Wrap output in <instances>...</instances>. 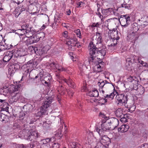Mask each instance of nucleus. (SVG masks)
<instances>
[{
  "instance_id": "obj_59",
  "label": "nucleus",
  "mask_w": 148,
  "mask_h": 148,
  "mask_svg": "<svg viewBox=\"0 0 148 148\" xmlns=\"http://www.w3.org/2000/svg\"><path fill=\"white\" fill-rule=\"evenodd\" d=\"M57 99L59 102V101L61 99V96L60 95H57Z\"/></svg>"
},
{
  "instance_id": "obj_37",
  "label": "nucleus",
  "mask_w": 148,
  "mask_h": 148,
  "mask_svg": "<svg viewBox=\"0 0 148 148\" xmlns=\"http://www.w3.org/2000/svg\"><path fill=\"white\" fill-rule=\"evenodd\" d=\"M34 43L37 42L39 40V38L38 36H34L32 38Z\"/></svg>"
},
{
  "instance_id": "obj_3",
  "label": "nucleus",
  "mask_w": 148,
  "mask_h": 148,
  "mask_svg": "<svg viewBox=\"0 0 148 148\" xmlns=\"http://www.w3.org/2000/svg\"><path fill=\"white\" fill-rule=\"evenodd\" d=\"M101 122L102 123L101 124V129H99L98 127L96 128V131L98 132L100 136L103 135L105 132L107 130H111V127H110L109 124H108L107 121L102 120H101Z\"/></svg>"
},
{
  "instance_id": "obj_48",
  "label": "nucleus",
  "mask_w": 148,
  "mask_h": 148,
  "mask_svg": "<svg viewBox=\"0 0 148 148\" xmlns=\"http://www.w3.org/2000/svg\"><path fill=\"white\" fill-rule=\"evenodd\" d=\"M35 145L32 143H31L27 145V147L29 148H33L34 147Z\"/></svg>"
},
{
  "instance_id": "obj_1",
  "label": "nucleus",
  "mask_w": 148,
  "mask_h": 148,
  "mask_svg": "<svg viewBox=\"0 0 148 148\" xmlns=\"http://www.w3.org/2000/svg\"><path fill=\"white\" fill-rule=\"evenodd\" d=\"M102 37L101 34L99 32L96 33L92 38V41L89 43L88 48L90 51V57L89 60L91 62H94V60L96 57L101 56L103 57L106 55V47H103L101 50H99V44L102 45Z\"/></svg>"
},
{
  "instance_id": "obj_14",
  "label": "nucleus",
  "mask_w": 148,
  "mask_h": 148,
  "mask_svg": "<svg viewBox=\"0 0 148 148\" xmlns=\"http://www.w3.org/2000/svg\"><path fill=\"white\" fill-rule=\"evenodd\" d=\"M41 76L40 74H38L35 78L29 77L26 81V83L28 84H30L32 83L35 82V79L38 78V80H40L41 79Z\"/></svg>"
},
{
  "instance_id": "obj_29",
  "label": "nucleus",
  "mask_w": 148,
  "mask_h": 148,
  "mask_svg": "<svg viewBox=\"0 0 148 148\" xmlns=\"http://www.w3.org/2000/svg\"><path fill=\"white\" fill-rule=\"evenodd\" d=\"M7 117L6 115L1 113L0 112V120L1 121H5V119Z\"/></svg>"
},
{
  "instance_id": "obj_33",
  "label": "nucleus",
  "mask_w": 148,
  "mask_h": 148,
  "mask_svg": "<svg viewBox=\"0 0 148 148\" xmlns=\"http://www.w3.org/2000/svg\"><path fill=\"white\" fill-rule=\"evenodd\" d=\"M120 110L121 109L120 108H119L115 112L116 116L118 117H119L120 118L121 117V114H123L122 113V112H120Z\"/></svg>"
},
{
  "instance_id": "obj_32",
  "label": "nucleus",
  "mask_w": 148,
  "mask_h": 148,
  "mask_svg": "<svg viewBox=\"0 0 148 148\" xmlns=\"http://www.w3.org/2000/svg\"><path fill=\"white\" fill-rule=\"evenodd\" d=\"M23 134H25L26 132H27H27L29 133V130H24L25 129V128H27V124H24L23 125Z\"/></svg>"
},
{
  "instance_id": "obj_20",
  "label": "nucleus",
  "mask_w": 148,
  "mask_h": 148,
  "mask_svg": "<svg viewBox=\"0 0 148 148\" xmlns=\"http://www.w3.org/2000/svg\"><path fill=\"white\" fill-rule=\"evenodd\" d=\"M89 95L91 97H97L99 95V92L97 90H95L90 91L89 92Z\"/></svg>"
},
{
  "instance_id": "obj_57",
  "label": "nucleus",
  "mask_w": 148,
  "mask_h": 148,
  "mask_svg": "<svg viewBox=\"0 0 148 148\" xmlns=\"http://www.w3.org/2000/svg\"><path fill=\"white\" fill-rule=\"evenodd\" d=\"M132 59H130V58H127L126 60V63L130 62V63H132Z\"/></svg>"
},
{
  "instance_id": "obj_10",
  "label": "nucleus",
  "mask_w": 148,
  "mask_h": 148,
  "mask_svg": "<svg viewBox=\"0 0 148 148\" xmlns=\"http://www.w3.org/2000/svg\"><path fill=\"white\" fill-rule=\"evenodd\" d=\"M138 21H141L140 25L142 28H144L148 25V16H143L140 19H138Z\"/></svg>"
},
{
  "instance_id": "obj_13",
  "label": "nucleus",
  "mask_w": 148,
  "mask_h": 148,
  "mask_svg": "<svg viewBox=\"0 0 148 148\" xmlns=\"http://www.w3.org/2000/svg\"><path fill=\"white\" fill-rule=\"evenodd\" d=\"M130 128L129 126L127 124H125L122 125L118 129V131L119 132H127Z\"/></svg>"
},
{
  "instance_id": "obj_44",
  "label": "nucleus",
  "mask_w": 148,
  "mask_h": 148,
  "mask_svg": "<svg viewBox=\"0 0 148 148\" xmlns=\"http://www.w3.org/2000/svg\"><path fill=\"white\" fill-rule=\"evenodd\" d=\"M69 147V148H79L75 143H73L72 145H71Z\"/></svg>"
},
{
  "instance_id": "obj_40",
  "label": "nucleus",
  "mask_w": 148,
  "mask_h": 148,
  "mask_svg": "<svg viewBox=\"0 0 148 148\" xmlns=\"http://www.w3.org/2000/svg\"><path fill=\"white\" fill-rule=\"evenodd\" d=\"M75 32L77 36L79 37V38H81V33L80 29H77L75 31Z\"/></svg>"
},
{
  "instance_id": "obj_21",
  "label": "nucleus",
  "mask_w": 148,
  "mask_h": 148,
  "mask_svg": "<svg viewBox=\"0 0 148 148\" xmlns=\"http://www.w3.org/2000/svg\"><path fill=\"white\" fill-rule=\"evenodd\" d=\"M132 28L133 30V32H132V34L133 36L134 35V34H135L137 32L139 29V28L138 26V24L134 23H133L132 25Z\"/></svg>"
},
{
  "instance_id": "obj_7",
  "label": "nucleus",
  "mask_w": 148,
  "mask_h": 148,
  "mask_svg": "<svg viewBox=\"0 0 148 148\" xmlns=\"http://www.w3.org/2000/svg\"><path fill=\"white\" fill-rule=\"evenodd\" d=\"M108 123L111 127V130L114 129L119 124V121L118 119L115 118H112L107 121Z\"/></svg>"
},
{
  "instance_id": "obj_19",
  "label": "nucleus",
  "mask_w": 148,
  "mask_h": 148,
  "mask_svg": "<svg viewBox=\"0 0 148 148\" xmlns=\"http://www.w3.org/2000/svg\"><path fill=\"white\" fill-rule=\"evenodd\" d=\"M11 51L13 52V56L14 55L16 57H18L19 56L20 57L24 56H25V55H22L21 54V51L20 50H13Z\"/></svg>"
},
{
  "instance_id": "obj_51",
  "label": "nucleus",
  "mask_w": 148,
  "mask_h": 148,
  "mask_svg": "<svg viewBox=\"0 0 148 148\" xmlns=\"http://www.w3.org/2000/svg\"><path fill=\"white\" fill-rule=\"evenodd\" d=\"M108 9L110 15H112L113 11L114 10V9L112 8H108Z\"/></svg>"
},
{
  "instance_id": "obj_64",
  "label": "nucleus",
  "mask_w": 148,
  "mask_h": 148,
  "mask_svg": "<svg viewBox=\"0 0 148 148\" xmlns=\"http://www.w3.org/2000/svg\"><path fill=\"white\" fill-rule=\"evenodd\" d=\"M117 14L118 13L117 12H116V11H115V10H114L113 11L112 15L114 14L115 15H117Z\"/></svg>"
},
{
  "instance_id": "obj_17",
  "label": "nucleus",
  "mask_w": 148,
  "mask_h": 148,
  "mask_svg": "<svg viewBox=\"0 0 148 148\" xmlns=\"http://www.w3.org/2000/svg\"><path fill=\"white\" fill-rule=\"evenodd\" d=\"M51 123L50 121L48 119H47L46 121L43 122V128L47 130L50 129Z\"/></svg>"
},
{
  "instance_id": "obj_63",
  "label": "nucleus",
  "mask_w": 148,
  "mask_h": 148,
  "mask_svg": "<svg viewBox=\"0 0 148 148\" xmlns=\"http://www.w3.org/2000/svg\"><path fill=\"white\" fill-rule=\"evenodd\" d=\"M83 2L82 1H81V2H80L78 3H77V4L78 5V6L77 7L78 8H79L81 7L80 5Z\"/></svg>"
},
{
  "instance_id": "obj_8",
  "label": "nucleus",
  "mask_w": 148,
  "mask_h": 148,
  "mask_svg": "<svg viewBox=\"0 0 148 148\" xmlns=\"http://www.w3.org/2000/svg\"><path fill=\"white\" fill-rule=\"evenodd\" d=\"M38 31L35 29H33L32 27L30 28L29 29H27L23 32V34H21V36H23L25 34L26 37L28 38L31 37L35 33L37 32Z\"/></svg>"
},
{
  "instance_id": "obj_16",
  "label": "nucleus",
  "mask_w": 148,
  "mask_h": 148,
  "mask_svg": "<svg viewBox=\"0 0 148 148\" xmlns=\"http://www.w3.org/2000/svg\"><path fill=\"white\" fill-rule=\"evenodd\" d=\"M114 91L111 93L110 95H107L105 97V98L103 99L104 100V103H106L107 102V99H106V98H111V99H113L114 96L117 93V91L115 90V88L114 87Z\"/></svg>"
},
{
  "instance_id": "obj_46",
  "label": "nucleus",
  "mask_w": 148,
  "mask_h": 148,
  "mask_svg": "<svg viewBox=\"0 0 148 148\" xmlns=\"http://www.w3.org/2000/svg\"><path fill=\"white\" fill-rule=\"evenodd\" d=\"M101 24L99 22L94 23L92 24V26L93 27H99V25H101Z\"/></svg>"
},
{
  "instance_id": "obj_30",
  "label": "nucleus",
  "mask_w": 148,
  "mask_h": 148,
  "mask_svg": "<svg viewBox=\"0 0 148 148\" xmlns=\"http://www.w3.org/2000/svg\"><path fill=\"white\" fill-rule=\"evenodd\" d=\"M99 116L100 117H102L103 118V119H102V120H103L104 121H107L108 120L109 118L106 116V115L103 114H102L101 113H100L99 114Z\"/></svg>"
},
{
  "instance_id": "obj_49",
  "label": "nucleus",
  "mask_w": 148,
  "mask_h": 148,
  "mask_svg": "<svg viewBox=\"0 0 148 148\" xmlns=\"http://www.w3.org/2000/svg\"><path fill=\"white\" fill-rule=\"evenodd\" d=\"M67 92L69 95L71 97L73 96V95L74 92L72 90H69L68 91H67Z\"/></svg>"
},
{
  "instance_id": "obj_22",
  "label": "nucleus",
  "mask_w": 148,
  "mask_h": 148,
  "mask_svg": "<svg viewBox=\"0 0 148 148\" xmlns=\"http://www.w3.org/2000/svg\"><path fill=\"white\" fill-rule=\"evenodd\" d=\"M21 29H19L16 31H23V32H24V31H26L27 29H29L31 27H29V24H25L22 25L21 27Z\"/></svg>"
},
{
  "instance_id": "obj_34",
  "label": "nucleus",
  "mask_w": 148,
  "mask_h": 148,
  "mask_svg": "<svg viewBox=\"0 0 148 148\" xmlns=\"http://www.w3.org/2000/svg\"><path fill=\"white\" fill-rule=\"evenodd\" d=\"M28 49L30 50L32 52H34L35 53V52L37 50V48L36 47H34L32 46H31L28 47Z\"/></svg>"
},
{
  "instance_id": "obj_5",
  "label": "nucleus",
  "mask_w": 148,
  "mask_h": 148,
  "mask_svg": "<svg viewBox=\"0 0 148 148\" xmlns=\"http://www.w3.org/2000/svg\"><path fill=\"white\" fill-rule=\"evenodd\" d=\"M25 134L24 137L27 140L31 141H35L39 136L38 133L36 131L31 132L30 134Z\"/></svg>"
},
{
  "instance_id": "obj_4",
  "label": "nucleus",
  "mask_w": 148,
  "mask_h": 148,
  "mask_svg": "<svg viewBox=\"0 0 148 148\" xmlns=\"http://www.w3.org/2000/svg\"><path fill=\"white\" fill-rule=\"evenodd\" d=\"M56 75L59 80H61L62 82L65 83L68 85L69 87L71 88H74L75 84L71 79L69 78L67 80L62 77L59 74H56Z\"/></svg>"
},
{
  "instance_id": "obj_52",
  "label": "nucleus",
  "mask_w": 148,
  "mask_h": 148,
  "mask_svg": "<svg viewBox=\"0 0 148 148\" xmlns=\"http://www.w3.org/2000/svg\"><path fill=\"white\" fill-rule=\"evenodd\" d=\"M128 81L130 82H132L134 80L133 77L132 76L129 77L128 78Z\"/></svg>"
},
{
  "instance_id": "obj_25",
  "label": "nucleus",
  "mask_w": 148,
  "mask_h": 148,
  "mask_svg": "<svg viewBox=\"0 0 148 148\" xmlns=\"http://www.w3.org/2000/svg\"><path fill=\"white\" fill-rule=\"evenodd\" d=\"M94 69H95L96 72H101V71L102 68L100 65L97 63L96 65L95 66Z\"/></svg>"
},
{
  "instance_id": "obj_35",
  "label": "nucleus",
  "mask_w": 148,
  "mask_h": 148,
  "mask_svg": "<svg viewBox=\"0 0 148 148\" xmlns=\"http://www.w3.org/2000/svg\"><path fill=\"white\" fill-rule=\"evenodd\" d=\"M140 112L144 114V116L145 117L148 116V109L147 108L146 109L142 110Z\"/></svg>"
},
{
  "instance_id": "obj_6",
  "label": "nucleus",
  "mask_w": 148,
  "mask_h": 148,
  "mask_svg": "<svg viewBox=\"0 0 148 148\" xmlns=\"http://www.w3.org/2000/svg\"><path fill=\"white\" fill-rule=\"evenodd\" d=\"M127 95L124 93L117 95L116 97V99L118 102L117 103L118 104H119V103H127Z\"/></svg>"
},
{
  "instance_id": "obj_58",
  "label": "nucleus",
  "mask_w": 148,
  "mask_h": 148,
  "mask_svg": "<svg viewBox=\"0 0 148 148\" xmlns=\"http://www.w3.org/2000/svg\"><path fill=\"white\" fill-rule=\"evenodd\" d=\"M81 46L79 44V42H76V45L75 47H77L79 48L81 47Z\"/></svg>"
},
{
  "instance_id": "obj_38",
  "label": "nucleus",
  "mask_w": 148,
  "mask_h": 148,
  "mask_svg": "<svg viewBox=\"0 0 148 148\" xmlns=\"http://www.w3.org/2000/svg\"><path fill=\"white\" fill-rule=\"evenodd\" d=\"M125 18L126 20L127 21V22H130V17L127 15H124L123 17L121 18Z\"/></svg>"
},
{
  "instance_id": "obj_50",
  "label": "nucleus",
  "mask_w": 148,
  "mask_h": 148,
  "mask_svg": "<svg viewBox=\"0 0 148 148\" xmlns=\"http://www.w3.org/2000/svg\"><path fill=\"white\" fill-rule=\"evenodd\" d=\"M59 93L60 94V95H63L64 94L65 91V89H63L62 90H61V91H58Z\"/></svg>"
},
{
  "instance_id": "obj_61",
  "label": "nucleus",
  "mask_w": 148,
  "mask_h": 148,
  "mask_svg": "<svg viewBox=\"0 0 148 148\" xmlns=\"http://www.w3.org/2000/svg\"><path fill=\"white\" fill-rule=\"evenodd\" d=\"M97 63L98 64H99L100 65H102L104 63L102 61H101V62L98 61Z\"/></svg>"
},
{
  "instance_id": "obj_53",
  "label": "nucleus",
  "mask_w": 148,
  "mask_h": 148,
  "mask_svg": "<svg viewBox=\"0 0 148 148\" xmlns=\"http://www.w3.org/2000/svg\"><path fill=\"white\" fill-rule=\"evenodd\" d=\"M23 8H19V11H20V12H22L23 11H24L25 10V8L22 6Z\"/></svg>"
},
{
  "instance_id": "obj_27",
  "label": "nucleus",
  "mask_w": 148,
  "mask_h": 148,
  "mask_svg": "<svg viewBox=\"0 0 148 148\" xmlns=\"http://www.w3.org/2000/svg\"><path fill=\"white\" fill-rule=\"evenodd\" d=\"M110 41L112 42L113 43H112L110 45V46H115L117 42V40L115 39V37H114L112 38H111L110 39Z\"/></svg>"
},
{
  "instance_id": "obj_11",
  "label": "nucleus",
  "mask_w": 148,
  "mask_h": 148,
  "mask_svg": "<svg viewBox=\"0 0 148 148\" xmlns=\"http://www.w3.org/2000/svg\"><path fill=\"white\" fill-rule=\"evenodd\" d=\"M49 66L50 67L58 69V72L62 71H65L66 69L64 68L63 67H61V68L59 66L58 64L57 63L54 62L51 63L49 64Z\"/></svg>"
},
{
  "instance_id": "obj_56",
  "label": "nucleus",
  "mask_w": 148,
  "mask_h": 148,
  "mask_svg": "<svg viewBox=\"0 0 148 148\" xmlns=\"http://www.w3.org/2000/svg\"><path fill=\"white\" fill-rule=\"evenodd\" d=\"M63 89H64V88L62 85H61L59 87L58 89V91H59V90L61 91V90Z\"/></svg>"
},
{
  "instance_id": "obj_42",
  "label": "nucleus",
  "mask_w": 148,
  "mask_h": 148,
  "mask_svg": "<svg viewBox=\"0 0 148 148\" xmlns=\"http://www.w3.org/2000/svg\"><path fill=\"white\" fill-rule=\"evenodd\" d=\"M138 148H148V144L147 143H144L139 146Z\"/></svg>"
},
{
  "instance_id": "obj_47",
  "label": "nucleus",
  "mask_w": 148,
  "mask_h": 148,
  "mask_svg": "<svg viewBox=\"0 0 148 148\" xmlns=\"http://www.w3.org/2000/svg\"><path fill=\"white\" fill-rule=\"evenodd\" d=\"M50 78V77L49 76V77H46L45 78L44 83L45 84H48L49 83V82H47V81L49 80Z\"/></svg>"
},
{
  "instance_id": "obj_31",
  "label": "nucleus",
  "mask_w": 148,
  "mask_h": 148,
  "mask_svg": "<svg viewBox=\"0 0 148 148\" xmlns=\"http://www.w3.org/2000/svg\"><path fill=\"white\" fill-rule=\"evenodd\" d=\"M77 40L76 38L71 39L70 40L66 42V44L67 45H70L71 44V42H77Z\"/></svg>"
},
{
  "instance_id": "obj_39",
  "label": "nucleus",
  "mask_w": 148,
  "mask_h": 148,
  "mask_svg": "<svg viewBox=\"0 0 148 148\" xmlns=\"http://www.w3.org/2000/svg\"><path fill=\"white\" fill-rule=\"evenodd\" d=\"M45 140L47 143L50 142H53L55 140V139L54 137H52L51 138H47L45 139Z\"/></svg>"
},
{
  "instance_id": "obj_23",
  "label": "nucleus",
  "mask_w": 148,
  "mask_h": 148,
  "mask_svg": "<svg viewBox=\"0 0 148 148\" xmlns=\"http://www.w3.org/2000/svg\"><path fill=\"white\" fill-rule=\"evenodd\" d=\"M121 19L120 23L121 25L124 27H127L128 25L129 24V22H127V21L126 20L125 18Z\"/></svg>"
},
{
  "instance_id": "obj_62",
  "label": "nucleus",
  "mask_w": 148,
  "mask_h": 148,
  "mask_svg": "<svg viewBox=\"0 0 148 148\" xmlns=\"http://www.w3.org/2000/svg\"><path fill=\"white\" fill-rule=\"evenodd\" d=\"M38 63H37L36 61H33V65L34 66H36L38 64Z\"/></svg>"
},
{
  "instance_id": "obj_15",
  "label": "nucleus",
  "mask_w": 148,
  "mask_h": 148,
  "mask_svg": "<svg viewBox=\"0 0 148 148\" xmlns=\"http://www.w3.org/2000/svg\"><path fill=\"white\" fill-rule=\"evenodd\" d=\"M37 50L35 52V53L38 54L39 55H41L43 54H45L47 50L44 47H37Z\"/></svg>"
},
{
  "instance_id": "obj_41",
  "label": "nucleus",
  "mask_w": 148,
  "mask_h": 148,
  "mask_svg": "<svg viewBox=\"0 0 148 148\" xmlns=\"http://www.w3.org/2000/svg\"><path fill=\"white\" fill-rule=\"evenodd\" d=\"M12 67H14L15 70H16L20 68V66L18 64L15 63L12 66Z\"/></svg>"
},
{
  "instance_id": "obj_54",
  "label": "nucleus",
  "mask_w": 148,
  "mask_h": 148,
  "mask_svg": "<svg viewBox=\"0 0 148 148\" xmlns=\"http://www.w3.org/2000/svg\"><path fill=\"white\" fill-rule=\"evenodd\" d=\"M31 4H33L34 3H36L37 2V0H29V1Z\"/></svg>"
},
{
  "instance_id": "obj_12",
  "label": "nucleus",
  "mask_w": 148,
  "mask_h": 148,
  "mask_svg": "<svg viewBox=\"0 0 148 148\" xmlns=\"http://www.w3.org/2000/svg\"><path fill=\"white\" fill-rule=\"evenodd\" d=\"M13 56V52L10 51L8 52L3 58V61L4 62H8L11 59Z\"/></svg>"
},
{
  "instance_id": "obj_18",
  "label": "nucleus",
  "mask_w": 148,
  "mask_h": 148,
  "mask_svg": "<svg viewBox=\"0 0 148 148\" xmlns=\"http://www.w3.org/2000/svg\"><path fill=\"white\" fill-rule=\"evenodd\" d=\"M110 84V83L106 80L99 82L98 83V85L99 86L100 88L101 89L104 87L105 88H106L107 86V84Z\"/></svg>"
},
{
  "instance_id": "obj_60",
  "label": "nucleus",
  "mask_w": 148,
  "mask_h": 148,
  "mask_svg": "<svg viewBox=\"0 0 148 148\" xmlns=\"http://www.w3.org/2000/svg\"><path fill=\"white\" fill-rule=\"evenodd\" d=\"M6 102V99H0V103H5Z\"/></svg>"
},
{
  "instance_id": "obj_26",
  "label": "nucleus",
  "mask_w": 148,
  "mask_h": 148,
  "mask_svg": "<svg viewBox=\"0 0 148 148\" xmlns=\"http://www.w3.org/2000/svg\"><path fill=\"white\" fill-rule=\"evenodd\" d=\"M69 48L71 50L74 51L75 49L76 42H71V44L70 45H68Z\"/></svg>"
},
{
  "instance_id": "obj_36",
  "label": "nucleus",
  "mask_w": 148,
  "mask_h": 148,
  "mask_svg": "<svg viewBox=\"0 0 148 148\" xmlns=\"http://www.w3.org/2000/svg\"><path fill=\"white\" fill-rule=\"evenodd\" d=\"M102 12L104 15L108 16L110 15L108 8L103 10Z\"/></svg>"
},
{
  "instance_id": "obj_28",
  "label": "nucleus",
  "mask_w": 148,
  "mask_h": 148,
  "mask_svg": "<svg viewBox=\"0 0 148 148\" xmlns=\"http://www.w3.org/2000/svg\"><path fill=\"white\" fill-rule=\"evenodd\" d=\"M121 6L123 8H125V9H130L131 5L127 3H123L121 5Z\"/></svg>"
},
{
  "instance_id": "obj_9",
  "label": "nucleus",
  "mask_w": 148,
  "mask_h": 148,
  "mask_svg": "<svg viewBox=\"0 0 148 148\" xmlns=\"http://www.w3.org/2000/svg\"><path fill=\"white\" fill-rule=\"evenodd\" d=\"M100 140V143H98L97 145L99 146L101 144H102L103 145H108L110 143V140L109 138L108 137L106 136L105 135L102 136Z\"/></svg>"
},
{
  "instance_id": "obj_45",
  "label": "nucleus",
  "mask_w": 148,
  "mask_h": 148,
  "mask_svg": "<svg viewBox=\"0 0 148 148\" xmlns=\"http://www.w3.org/2000/svg\"><path fill=\"white\" fill-rule=\"evenodd\" d=\"M53 148H59V145L58 143H54L52 145Z\"/></svg>"
},
{
  "instance_id": "obj_2",
  "label": "nucleus",
  "mask_w": 148,
  "mask_h": 148,
  "mask_svg": "<svg viewBox=\"0 0 148 148\" xmlns=\"http://www.w3.org/2000/svg\"><path fill=\"white\" fill-rule=\"evenodd\" d=\"M47 100L44 102V104L41 106L40 110L37 113L36 115L40 116L43 115L47 109L50 106L52 102L53 98L51 97H46Z\"/></svg>"
},
{
  "instance_id": "obj_55",
  "label": "nucleus",
  "mask_w": 148,
  "mask_h": 148,
  "mask_svg": "<svg viewBox=\"0 0 148 148\" xmlns=\"http://www.w3.org/2000/svg\"><path fill=\"white\" fill-rule=\"evenodd\" d=\"M29 42L30 44H32L34 43L32 38H30L29 40Z\"/></svg>"
},
{
  "instance_id": "obj_24",
  "label": "nucleus",
  "mask_w": 148,
  "mask_h": 148,
  "mask_svg": "<svg viewBox=\"0 0 148 148\" xmlns=\"http://www.w3.org/2000/svg\"><path fill=\"white\" fill-rule=\"evenodd\" d=\"M127 114H121V116L120 121L123 123H125L127 122Z\"/></svg>"
},
{
  "instance_id": "obj_43",
  "label": "nucleus",
  "mask_w": 148,
  "mask_h": 148,
  "mask_svg": "<svg viewBox=\"0 0 148 148\" xmlns=\"http://www.w3.org/2000/svg\"><path fill=\"white\" fill-rule=\"evenodd\" d=\"M112 20V18H110L107 20L105 22V26H106V27H107L108 26V23L110 22L111 20Z\"/></svg>"
}]
</instances>
